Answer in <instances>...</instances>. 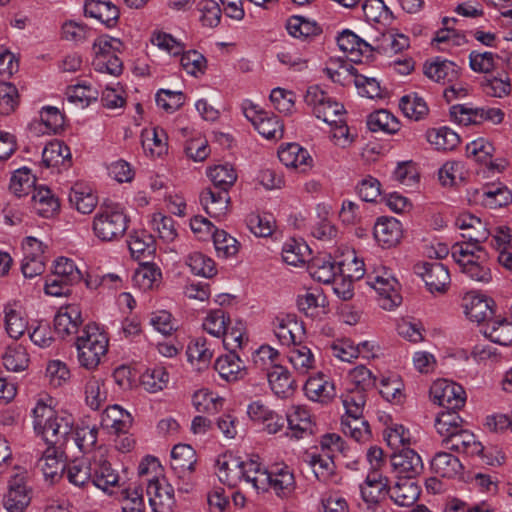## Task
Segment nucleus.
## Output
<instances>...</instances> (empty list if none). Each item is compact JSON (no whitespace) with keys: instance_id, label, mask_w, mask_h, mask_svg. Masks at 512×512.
<instances>
[{"instance_id":"f257e3e1","label":"nucleus","mask_w":512,"mask_h":512,"mask_svg":"<svg viewBox=\"0 0 512 512\" xmlns=\"http://www.w3.org/2000/svg\"><path fill=\"white\" fill-rule=\"evenodd\" d=\"M33 426L51 448L62 449L72 435L71 416H59L53 408L38 401L33 409Z\"/></svg>"},{"instance_id":"f03ea898","label":"nucleus","mask_w":512,"mask_h":512,"mask_svg":"<svg viewBox=\"0 0 512 512\" xmlns=\"http://www.w3.org/2000/svg\"><path fill=\"white\" fill-rule=\"evenodd\" d=\"M80 365L88 370L96 368L108 349V338L95 323L87 324L75 342Z\"/></svg>"},{"instance_id":"7ed1b4c3","label":"nucleus","mask_w":512,"mask_h":512,"mask_svg":"<svg viewBox=\"0 0 512 512\" xmlns=\"http://www.w3.org/2000/svg\"><path fill=\"white\" fill-rule=\"evenodd\" d=\"M92 228L101 241H115L125 234L128 218L117 205H101L94 216Z\"/></svg>"},{"instance_id":"20e7f679","label":"nucleus","mask_w":512,"mask_h":512,"mask_svg":"<svg viewBox=\"0 0 512 512\" xmlns=\"http://www.w3.org/2000/svg\"><path fill=\"white\" fill-rule=\"evenodd\" d=\"M82 278L83 275L73 260L60 257L55 262L53 275L46 279L45 293L56 297L69 296L71 287L80 283Z\"/></svg>"},{"instance_id":"39448f33","label":"nucleus","mask_w":512,"mask_h":512,"mask_svg":"<svg viewBox=\"0 0 512 512\" xmlns=\"http://www.w3.org/2000/svg\"><path fill=\"white\" fill-rule=\"evenodd\" d=\"M304 101L313 108L315 116L329 125L341 122L345 114L343 104L338 103L323 91L319 86H310L304 96Z\"/></svg>"},{"instance_id":"423d86ee","label":"nucleus","mask_w":512,"mask_h":512,"mask_svg":"<svg viewBox=\"0 0 512 512\" xmlns=\"http://www.w3.org/2000/svg\"><path fill=\"white\" fill-rule=\"evenodd\" d=\"M430 397L434 403L448 410H459L466 401L463 387L446 379H438L432 384Z\"/></svg>"},{"instance_id":"0eeeda50","label":"nucleus","mask_w":512,"mask_h":512,"mask_svg":"<svg viewBox=\"0 0 512 512\" xmlns=\"http://www.w3.org/2000/svg\"><path fill=\"white\" fill-rule=\"evenodd\" d=\"M431 293H444L450 284L448 269L440 262H423L414 267Z\"/></svg>"},{"instance_id":"6e6552de","label":"nucleus","mask_w":512,"mask_h":512,"mask_svg":"<svg viewBox=\"0 0 512 512\" xmlns=\"http://www.w3.org/2000/svg\"><path fill=\"white\" fill-rule=\"evenodd\" d=\"M390 461L397 477L415 478L424 469L420 455L408 447H403L398 452H394Z\"/></svg>"},{"instance_id":"1a4fd4ad","label":"nucleus","mask_w":512,"mask_h":512,"mask_svg":"<svg viewBox=\"0 0 512 512\" xmlns=\"http://www.w3.org/2000/svg\"><path fill=\"white\" fill-rule=\"evenodd\" d=\"M493 299L469 292L463 297V308L466 316L473 322H489L494 316L495 311Z\"/></svg>"},{"instance_id":"9d476101","label":"nucleus","mask_w":512,"mask_h":512,"mask_svg":"<svg viewBox=\"0 0 512 512\" xmlns=\"http://www.w3.org/2000/svg\"><path fill=\"white\" fill-rule=\"evenodd\" d=\"M233 464L237 470V476L250 483L255 491H266L268 489L270 476L257 460H233Z\"/></svg>"},{"instance_id":"9b49d317","label":"nucleus","mask_w":512,"mask_h":512,"mask_svg":"<svg viewBox=\"0 0 512 512\" xmlns=\"http://www.w3.org/2000/svg\"><path fill=\"white\" fill-rule=\"evenodd\" d=\"M83 323L82 312L78 304L60 307L54 318V329L62 338L75 334Z\"/></svg>"},{"instance_id":"f8f14e48","label":"nucleus","mask_w":512,"mask_h":512,"mask_svg":"<svg viewBox=\"0 0 512 512\" xmlns=\"http://www.w3.org/2000/svg\"><path fill=\"white\" fill-rule=\"evenodd\" d=\"M29 491L25 484V478L15 475L8 485V492L4 496L3 504L8 512H24L30 503Z\"/></svg>"},{"instance_id":"ddd939ff","label":"nucleus","mask_w":512,"mask_h":512,"mask_svg":"<svg viewBox=\"0 0 512 512\" xmlns=\"http://www.w3.org/2000/svg\"><path fill=\"white\" fill-rule=\"evenodd\" d=\"M370 285L386 299H389L391 306H397L400 303L401 296L397 292L399 283L392 276L389 269L382 267L379 271H374L369 275Z\"/></svg>"},{"instance_id":"4468645a","label":"nucleus","mask_w":512,"mask_h":512,"mask_svg":"<svg viewBox=\"0 0 512 512\" xmlns=\"http://www.w3.org/2000/svg\"><path fill=\"white\" fill-rule=\"evenodd\" d=\"M455 225L463 231L462 237L464 239L475 243L485 242L490 235L486 223L469 212L459 214L455 220Z\"/></svg>"},{"instance_id":"2eb2a0df","label":"nucleus","mask_w":512,"mask_h":512,"mask_svg":"<svg viewBox=\"0 0 512 512\" xmlns=\"http://www.w3.org/2000/svg\"><path fill=\"white\" fill-rule=\"evenodd\" d=\"M197 462L196 452L188 444H177L171 451V469L178 478L191 476Z\"/></svg>"},{"instance_id":"dca6fc26","label":"nucleus","mask_w":512,"mask_h":512,"mask_svg":"<svg viewBox=\"0 0 512 512\" xmlns=\"http://www.w3.org/2000/svg\"><path fill=\"white\" fill-rule=\"evenodd\" d=\"M200 201L206 213L213 218H222L229 210V192L215 188H206L200 195Z\"/></svg>"},{"instance_id":"f3484780","label":"nucleus","mask_w":512,"mask_h":512,"mask_svg":"<svg viewBox=\"0 0 512 512\" xmlns=\"http://www.w3.org/2000/svg\"><path fill=\"white\" fill-rule=\"evenodd\" d=\"M92 480L91 484L105 492L119 482V474L112 465L102 456L91 459Z\"/></svg>"},{"instance_id":"a211bd4d","label":"nucleus","mask_w":512,"mask_h":512,"mask_svg":"<svg viewBox=\"0 0 512 512\" xmlns=\"http://www.w3.org/2000/svg\"><path fill=\"white\" fill-rule=\"evenodd\" d=\"M423 73L435 82L448 84L458 80L460 68L452 61L437 58L424 64Z\"/></svg>"},{"instance_id":"6ab92c4d","label":"nucleus","mask_w":512,"mask_h":512,"mask_svg":"<svg viewBox=\"0 0 512 512\" xmlns=\"http://www.w3.org/2000/svg\"><path fill=\"white\" fill-rule=\"evenodd\" d=\"M286 422L290 433H287L291 438L301 439L305 435L313 433V423L311 420L310 412L302 406H293L286 414Z\"/></svg>"},{"instance_id":"aec40b11","label":"nucleus","mask_w":512,"mask_h":512,"mask_svg":"<svg viewBox=\"0 0 512 512\" xmlns=\"http://www.w3.org/2000/svg\"><path fill=\"white\" fill-rule=\"evenodd\" d=\"M402 225L395 218L382 217L374 225V237L385 248L395 246L402 237Z\"/></svg>"},{"instance_id":"412c9836","label":"nucleus","mask_w":512,"mask_h":512,"mask_svg":"<svg viewBox=\"0 0 512 512\" xmlns=\"http://www.w3.org/2000/svg\"><path fill=\"white\" fill-rule=\"evenodd\" d=\"M483 333L492 342L503 346L512 345V315L494 316L484 326Z\"/></svg>"},{"instance_id":"4be33fe9","label":"nucleus","mask_w":512,"mask_h":512,"mask_svg":"<svg viewBox=\"0 0 512 512\" xmlns=\"http://www.w3.org/2000/svg\"><path fill=\"white\" fill-rule=\"evenodd\" d=\"M86 16L98 19L107 27H114L119 19V9L110 1L87 0L84 5Z\"/></svg>"},{"instance_id":"5701e85b","label":"nucleus","mask_w":512,"mask_h":512,"mask_svg":"<svg viewBox=\"0 0 512 512\" xmlns=\"http://www.w3.org/2000/svg\"><path fill=\"white\" fill-rule=\"evenodd\" d=\"M267 379L271 390L279 398L285 399L293 395L297 388L296 381L291 377L288 369L282 365L267 372Z\"/></svg>"},{"instance_id":"b1692460","label":"nucleus","mask_w":512,"mask_h":512,"mask_svg":"<svg viewBox=\"0 0 512 512\" xmlns=\"http://www.w3.org/2000/svg\"><path fill=\"white\" fill-rule=\"evenodd\" d=\"M420 487L414 478L398 477V481L389 488L390 498L399 506H412L420 496Z\"/></svg>"},{"instance_id":"393cba45","label":"nucleus","mask_w":512,"mask_h":512,"mask_svg":"<svg viewBox=\"0 0 512 512\" xmlns=\"http://www.w3.org/2000/svg\"><path fill=\"white\" fill-rule=\"evenodd\" d=\"M279 160L286 166L306 172L311 167L312 158L299 144L290 143L278 151Z\"/></svg>"},{"instance_id":"a878e982","label":"nucleus","mask_w":512,"mask_h":512,"mask_svg":"<svg viewBox=\"0 0 512 512\" xmlns=\"http://www.w3.org/2000/svg\"><path fill=\"white\" fill-rule=\"evenodd\" d=\"M444 443L447 449L468 455H481L484 449L482 444L476 441L474 434L463 427Z\"/></svg>"},{"instance_id":"bb28decb","label":"nucleus","mask_w":512,"mask_h":512,"mask_svg":"<svg viewBox=\"0 0 512 512\" xmlns=\"http://www.w3.org/2000/svg\"><path fill=\"white\" fill-rule=\"evenodd\" d=\"M214 368L226 381H236L246 375L243 362L234 352L219 356L215 361Z\"/></svg>"},{"instance_id":"cd10ccee","label":"nucleus","mask_w":512,"mask_h":512,"mask_svg":"<svg viewBox=\"0 0 512 512\" xmlns=\"http://www.w3.org/2000/svg\"><path fill=\"white\" fill-rule=\"evenodd\" d=\"M128 247L131 256L139 262L149 260L156 251L154 237L145 231L130 235Z\"/></svg>"},{"instance_id":"c85d7f7f","label":"nucleus","mask_w":512,"mask_h":512,"mask_svg":"<svg viewBox=\"0 0 512 512\" xmlns=\"http://www.w3.org/2000/svg\"><path fill=\"white\" fill-rule=\"evenodd\" d=\"M305 394L313 401L327 403L335 396L334 384L324 376L310 377L304 385Z\"/></svg>"},{"instance_id":"c756f323","label":"nucleus","mask_w":512,"mask_h":512,"mask_svg":"<svg viewBox=\"0 0 512 512\" xmlns=\"http://www.w3.org/2000/svg\"><path fill=\"white\" fill-rule=\"evenodd\" d=\"M167 139L166 132L158 127L144 129L141 133L142 147L152 157H161L167 153Z\"/></svg>"},{"instance_id":"7c9ffc66","label":"nucleus","mask_w":512,"mask_h":512,"mask_svg":"<svg viewBox=\"0 0 512 512\" xmlns=\"http://www.w3.org/2000/svg\"><path fill=\"white\" fill-rule=\"evenodd\" d=\"M42 163L47 168L58 166L70 167L71 153L69 147L58 140L48 143L42 152Z\"/></svg>"},{"instance_id":"2f4dec72","label":"nucleus","mask_w":512,"mask_h":512,"mask_svg":"<svg viewBox=\"0 0 512 512\" xmlns=\"http://www.w3.org/2000/svg\"><path fill=\"white\" fill-rule=\"evenodd\" d=\"M388 482V478L379 471H371L361 485L363 500L367 503H377L384 492H389Z\"/></svg>"},{"instance_id":"473e14b6","label":"nucleus","mask_w":512,"mask_h":512,"mask_svg":"<svg viewBox=\"0 0 512 512\" xmlns=\"http://www.w3.org/2000/svg\"><path fill=\"white\" fill-rule=\"evenodd\" d=\"M268 474L269 487H272L277 495L287 497L295 489L294 475L287 465H276Z\"/></svg>"},{"instance_id":"72a5a7b5","label":"nucleus","mask_w":512,"mask_h":512,"mask_svg":"<svg viewBox=\"0 0 512 512\" xmlns=\"http://www.w3.org/2000/svg\"><path fill=\"white\" fill-rule=\"evenodd\" d=\"M286 28L291 36L305 41H311L322 34V28L315 21H309L303 16L289 18Z\"/></svg>"},{"instance_id":"f704fd0d","label":"nucleus","mask_w":512,"mask_h":512,"mask_svg":"<svg viewBox=\"0 0 512 512\" xmlns=\"http://www.w3.org/2000/svg\"><path fill=\"white\" fill-rule=\"evenodd\" d=\"M70 204L82 214H90L97 206V196L89 187L75 184L69 193Z\"/></svg>"},{"instance_id":"c9c22d12","label":"nucleus","mask_w":512,"mask_h":512,"mask_svg":"<svg viewBox=\"0 0 512 512\" xmlns=\"http://www.w3.org/2000/svg\"><path fill=\"white\" fill-rule=\"evenodd\" d=\"M432 471L445 478H453L460 474L463 466L459 459L447 452H438L431 460Z\"/></svg>"},{"instance_id":"e433bc0d","label":"nucleus","mask_w":512,"mask_h":512,"mask_svg":"<svg viewBox=\"0 0 512 512\" xmlns=\"http://www.w3.org/2000/svg\"><path fill=\"white\" fill-rule=\"evenodd\" d=\"M305 461L313 468L316 478L321 482L330 481L335 472L333 455L306 453Z\"/></svg>"},{"instance_id":"4c0bfd02","label":"nucleus","mask_w":512,"mask_h":512,"mask_svg":"<svg viewBox=\"0 0 512 512\" xmlns=\"http://www.w3.org/2000/svg\"><path fill=\"white\" fill-rule=\"evenodd\" d=\"M31 200L37 213L46 218L54 215L60 208L59 200L47 187L34 189Z\"/></svg>"},{"instance_id":"58836bf2","label":"nucleus","mask_w":512,"mask_h":512,"mask_svg":"<svg viewBox=\"0 0 512 512\" xmlns=\"http://www.w3.org/2000/svg\"><path fill=\"white\" fill-rule=\"evenodd\" d=\"M301 330H303L302 326L290 315H287L285 318H276L274 332L282 345H292L294 347L299 344L300 340H297L296 332Z\"/></svg>"},{"instance_id":"ea45409f","label":"nucleus","mask_w":512,"mask_h":512,"mask_svg":"<svg viewBox=\"0 0 512 512\" xmlns=\"http://www.w3.org/2000/svg\"><path fill=\"white\" fill-rule=\"evenodd\" d=\"M341 426L343 433L357 442H365L371 437L369 423L363 418V415L343 416Z\"/></svg>"},{"instance_id":"a19ab883","label":"nucleus","mask_w":512,"mask_h":512,"mask_svg":"<svg viewBox=\"0 0 512 512\" xmlns=\"http://www.w3.org/2000/svg\"><path fill=\"white\" fill-rule=\"evenodd\" d=\"M58 448L48 447L43 456L38 461V466L43 472L45 478L55 481L65 474L67 465L57 458Z\"/></svg>"},{"instance_id":"79ce46f5","label":"nucleus","mask_w":512,"mask_h":512,"mask_svg":"<svg viewBox=\"0 0 512 512\" xmlns=\"http://www.w3.org/2000/svg\"><path fill=\"white\" fill-rule=\"evenodd\" d=\"M65 475L68 481L77 487H85L86 485L91 484V460L81 459L70 462L67 464Z\"/></svg>"},{"instance_id":"37998d69","label":"nucleus","mask_w":512,"mask_h":512,"mask_svg":"<svg viewBox=\"0 0 512 512\" xmlns=\"http://www.w3.org/2000/svg\"><path fill=\"white\" fill-rule=\"evenodd\" d=\"M4 367L13 372L24 371L29 365V355L21 344H13L6 348L2 355Z\"/></svg>"},{"instance_id":"c03bdc74","label":"nucleus","mask_w":512,"mask_h":512,"mask_svg":"<svg viewBox=\"0 0 512 512\" xmlns=\"http://www.w3.org/2000/svg\"><path fill=\"white\" fill-rule=\"evenodd\" d=\"M480 244L469 240L461 243L457 242L451 248L452 257L459 265L463 264L467 259L486 260L487 253Z\"/></svg>"},{"instance_id":"a18cd8bd","label":"nucleus","mask_w":512,"mask_h":512,"mask_svg":"<svg viewBox=\"0 0 512 512\" xmlns=\"http://www.w3.org/2000/svg\"><path fill=\"white\" fill-rule=\"evenodd\" d=\"M308 268L314 279L325 284L331 283L338 273V266L331 261L330 256L313 258Z\"/></svg>"},{"instance_id":"49530a36","label":"nucleus","mask_w":512,"mask_h":512,"mask_svg":"<svg viewBox=\"0 0 512 512\" xmlns=\"http://www.w3.org/2000/svg\"><path fill=\"white\" fill-rule=\"evenodd\" d=\"M5 329L11 338H20L26 328L27 322L22 316V312L13 304H7L4 307Z\"/></svg>"},{"instance_id":"de8ad7c7","label":"nucleus","mask_w":512,"mask_h":512,"mask_svg":"<svg viewBox=\"0 0 512 512\" xmlns=\"http://www.w3.org/2000/svg\"><path fill=\"white\" fill-rule=\"evenodd\" d=\"M141 386L149 393L165 389L169 383V374L164 367L147 369L140 377Z\"/></svg>"},{"instance_id":"09e8293b","label":"nucleus","mask_w":512,"mask_h":512,"mask_svg":"<svg viewBox=\"0 0 512 512\" xmlns=\"http://www.w3.org/2000/svg\"><path fill=\"white\" fill-rule=\"evenodd\" d=\"M427 140L438 150H453L460 143L459 135L448 127L432 129L427 132Z\"/></svg>"},{"instance_id":"8fccbe9b","label":"nucleus","mask_w":512,"mask_h":512,"mask_svg":"<svg viewBox=\"0 0 512 512\" xmlns=\"http://www.w3.org/2000/svg\"><path fill=\"white\" fill-rule=\"evenodd\" d=\"M208 177L213 183V188L229 192L230 188L237 180V173L234 168L228 164L216 165L209 168Z\"/></svg>"},{"instance_id":"3c124183","label":"nucleus","mask_w":512,"mask_h":512,"mask_svg":"<svg viewBox=\"0 0 512 512\" xmlns=\"http://www.w3.org/2000/svg\"><path fill=\"white\" fill-rule=\"evenodd\" d=\"M367 125L372 132L383 131L393 134L399 130L398 120L387 110H378L371 113L368 116Z\"/></svg>"},{"instance_id":"603ef678","label":"nucleus","mask_w":512,"mask_h":512,"mask_svg":"<svg viewBox=\"0 0 512 512\" xmlns=\"http://www.w3.org/2000/svg\"><path fill=\"white\" fill-rule=\"evenodd\" d=\"M288 360L293 368L302 375L308 373L314 365V357L311 350L301 343L292 347L288 352Z\"/></svg>"},{"instance_id":"864d4df0","label":"nucleus","mask_w":512,"mask_h":512,"mask_svg":"<svg viewBox=\"0 0 512 512\" xmlns=\"http://www.w3.org/2000/svg\"><path fill=\"white\" fill-rule=\"evenodd\" d=\"M399 108L406 117L416 121L423 119L429 112L424 99L416 93L403 96L399 101Z\"/></svg>"},{"instance_id":"5fc2aeb1","label":"nucleus","mask_w":512,"mask_h":512,"mask_svg":"<svg viewBox=\"0 0 512 512\" xmlns=\"http://www.w3.org/2000/svg\"><path fill=\"white\" fill-rule=\"evenodd\" d=\"M104 381L100 378L91 377L85 385V400L87 405L98 410L102 407L107 399V391Z\"/></svg>"},{"instance_id":"6e6d98bb","label":"nucleus","mask_w":512,"mask_h":512,"mask_svg":"<svg viewBox=\"0 0 512 512\" xmlns=\"http://www.w3.org/2000/svg\"><path fill=\"white\" fill-rule=\"evenodd\" d=\"M186 264L191 272L198 276L212 278L217 274L214 260L201 252L191 253L186 259Z\"/></svg>"},{"instance_id":"4d7b16f0","label":"nucleus","mask_w":512,"mask_h":512,"mask_svg":"<svg viewBox=\"0 0 512 512\" xmlns=\"http://www.w3.org/2000/svg\"><path fill=\"white\" fill-rule=\"evenodd\" d=\"M403 383L398 376L382 377L380 380L379 393L382 397L391 403L400 404L403 401L404 394Z\"/></svg>"},{"instance_id":"13d9d810","label":"nucleus","mask_w":512,"mask_h":512,"mask_svg":"<svg viewBox=\"0 0 512 512\" xmlns=\"http://www.w3.org/2000/svg\"><path fill=\"white\" fill-rule=\"evenodd\" d=\"M247 227L257 237L270 236L275 227V221L270 214L251 213L246 219Z\"/></svg>"},{"instance_id":"bf43d9fd","label":"nucleus","mask_w":512,"mask_h":512,"mask_svg":"<svg viewBox=\"0 0 512 512\" xmlns=\"http://www.w3.org/2000/svg\"><path fill=\"white\" fill-rule=\"evenodd\" d=\"M152 230L158 233L161 240L170 243L177 237V230L174 220L161 213H155L152 217Z\"/></svg>"},{"instance_id":"052dcab7","label":"nucleus","mask_w":512,"mask_h":512,"mask_svg":"<svg viewBox=\"0 0 512 512\" xmlns=\"http://www.w3.org/2000/svg\"><path fill=\"white\" fill-rule=\"evenodd\" d=\"M309 251L310 249L307 244L291 239L283 246L282 258L287 264L296 266L306 261V256Z\"/></svg>"},{"instance_id":"680f3d73","label":"nucleus","mask_w":512,"mask_h":512,"mask_svg":"<svg viewBox=\"0 0 512 512\" xmlns=\"http://www.w3.org/2000/svg\"><path fill=\"white\" fill-rule=\"evenodd\" d=\"M213 243L217 253L225 258L236 255L239 250L238 241L224 230L215 229Z\"/></svg>"},{"instance_id":"e2e57ef3","label":"nucleus","mask_w":512,"mask_h":512,"mask_svg":"<svg viewBox=\"0 0 512 512\" xmlns=\"http://www.w3.org/2000/svg\"><path fill=\"white\" fill-rule=\"evenodd\" d=\"M223 399L208 390H199L193 395V405L200 413H215L222 407Z\"/></svg>"},{"instance_id":"0e129e2a","label":"nucleus","mask_w":512,"mask_h":512,"mask_svg":"<svg viewBox=\"0 0 512 512\" xmlns=\"http://www.w3.org/2000/svg\"><path fill=\"white\" fill-rule=\"evenodd\" d=\"M141 268L137 270L135 278L145 289H152L158 286L162 278L161 270L153 263L147 261L140 262Z\"/></svg>"},{"instance_id":"69168bd1","label":"nucleus","mask_w":512,"mask_h":512,"mask_svg":"<svg viewBox=\"0 0 512 512\" xmlns=\"http://www.w3.org/2000/svg\"><path fill=\"white\" fill-rule=\"evenodd\" d=\"M342 402L346 409L345 416L363 415L366 404V392L361 389H350L342 395Z\"/></svg>"},{"instance_id":"338daca9","label":"nucleus","mask_w":512,"mask_h":512,"mask_svg":"<svg viewBox=\"0 0 512 512\" xmlns=\"http://www.w3.org/2000/svg\"><path fill=\"white\" fill-rule=\"evenodd\" d=\"M255 129L267 139H280L284 133V126L280 119L275 115H269L267 112L265 117L257 122Z\"/></svg>"},{"instance_id":"774afa93","label":"nucleus","mask_w":512,"mask_h":512,"mask_svg":"<svg viewBox=\"0 0 512 512\" xmlns=\"http://www.w3.org/2000/svg\"><path fill=\"white\" fill-rule=\"evenodd\" d=\"M121 494L123 512H145L143 489L140 486L126 488Z\"/></svg>"}]
</instances>
